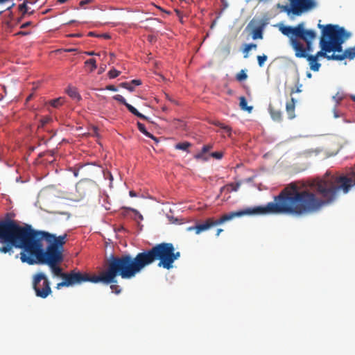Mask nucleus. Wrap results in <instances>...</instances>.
I'll return each mask as SVG.
<instances>
[{"label":"nucleus","mask_w":355,"mask_h":355,"mask_svg":"<svg viewBox=\"0 0 355 355\" xmlns=\"http://www.w3.org/2000/svg\"><path fill=\"white\" fill-rule=\"evenodd\" d=\"M313 191L309 189L299 190L295 184H291L284 188L275 201L266 206L248 208L241 211H232L223 215L219 219L208 218L203 223L187 228L194 230L196 234L220 225L236 217L244 215L286 214L302 217L319 211L324 206L333 203L340 193H343V173L329 175L313 184Z\"/></svg>","instance_id":"1"},{"label":"nucleus","mask_w":355,"mask_h":355,"mask_svg":"<svg viewBox=\"0 0 355 355\" xmlns=\"http://www.w3.org/2000/svg\"><path fill=\"white\" fill-rule=\"evenodd\" d=\"M67 236L66 233L57 236L46 231L36 230L28 224L20 225L8 218L0 230V252L11 255L14 248L21 249L15 259L19 258L22 263L28 265L46 264L55 276L61 278L84 274L76 270L63 272L59 266L63 261Z\"/></svg>","instance_id":"2"},{"label":"nucleus","mask_w":355,"mask_h":355,"mask_svg":"<svg viewBox=\"0 0 355 355\" xmlns=\"http://www.w3.org/2000/svg\"><path fill=\"white\" fill-rule=\"evenodd\" d=\"M180 257V252H175L173 243L163 242L139 252L135 257L129 254L120 257L111 255L108 261L114 279L117 276L130 279L156 261H158V267L170 270Z\"/></svg>","instance_id":"3"},{"label":"nucleus","mask_w":355,"mask_h":355,"mask_svg":"<svg viewBox=\"0 0 355 355\" xmlns=\"http://www.w3.org/2000/svg\"><path fill=\"white\" fill-rule=\"evenodd\" d=\"M318 27L322 29V35L320 40V51L313 55L318 59L320 57L327 58L328 60H335L332 58V54L329 53L333 52L341 51V44L345 42L348 35L343 27L338 25L327 24L321 25L318 24Z\"/></svg>","instance_id":"4"},{"label":"nucleus","mask_w":355,"mask_h":355,"mask_svg":"<svg viewBox=\"0 0 355 355\" xmlns=\"http://www.w3.org/2000/svg\"><path fill=\"white\" fill-rule=\"evenodd\" d=\"M63 281L57 284L56 288L60 289L62 287H69L76 284H81L83 282H90L92 283L102 282L105 284L116 283L114 279L113 274L107 260L106 269L100 273L99 275H90L84 272L78 275H71L70 277L62 278Z\"/></svg>","instance_id":"5"},{"label":"nucleus","mask_w":355,"mask_h":355,"mask_svg":"<svg viewBox=\"0 0 355 355\" xmlns=\"http://www.w3.org/2000/svg\"><path fill=\"white\" fill-rule=\"evenodd\" d=\"M290 5H286L282 7L283 10L288 15H293L300 16L303 13L310 11L317 6L315 0H288Z\"/></svg>","instance_id":"6"},{"label":"nucleus","mask_w":355,"mask_h":355,"mask_svg":"<svg viewBox=\"0 0 355 355\" xmlns=\"http://www.w3.org/2000/svg\"><path fill=\"white\" fill-rule=\"evenodd\" d=\"M33 287L37 297L46 298L51 293L50 282L43 272H37L33 276Z\"/></svg>","instance_id":"7"},{"label":"nucleus","mask_w":355,"mask_h":355,"mask_svg":"<svg viewBox=\"0 0 355 355\" xmlns=\"http://www.w3.org/2000/svg\"><path fill=\"white\" fill-rule=\"evenodd\" d=\"M291 45L295 51V56L297 58H306L310 69L313 71H319L321 64L318 62V58L313 55H309L304 50V45L296 38H291Z\"/></svg>","instance_id":"8"},{"label":"nucleus","mask_w":355,"mask_h":355,"mask_svg":"<svg viewBox=\"0 0 355 355\" xmlns=\"http://www.w3.org/2000/svg\"><path fill=\"white\" fill-rule=\"evenodd\" d=\"M282 33L286 36H295L299 37L302 35L305 29L304 28V24L300 23L295 27L284 26L281 29Z\"/></svg>","instance_id":"9"},{"label":"nucleus","mask_w":355,"mask_h":355,"mask_svg":"<svg viewBox=\"0 0 355 355\" xmlns=\"http://www.w3.org/2000/svg\"><path fill=\"white\" fill-rule=\"evenodd\" d=\"M316 37V33L313 30H305L302 35L300 37L306 42V47L304 46V50L306 53L313 51L312 42Z\"/></svg>","instance_id":"10"},{"label":"nucleus","mask_w":355,"mask_h":355,"mask_svg":"<svg viewBox=\"0 0 355 355\" xmlns=\"http://www.w3.org/2000/svg\"><path fill=\"white\" fill-rule=\"evenodd\" d=\"M91 191L90 186L87 182L80 181L76 185V192L78 193L77 200L87 196Z\"/></svg>","instance_id":"11"},{"label":"nucleus","mask_w":355,"mask_h":355,"mask_svg":"<svg viewBox=\"0 0 355 355\" xmlns=\"http://www.w3.org/2000/svg\"><path fill=\"white\" fill-rule=\"evenodd\" d=\"M113 98L119 102H120L121 103L123 104L126 107L127 109L128 110V111L130 112H131L132 114L138 116L139 118L140 119H144V120H146L147 119V117L146 116H144V114H142L141 113L137 111V110L132 105H131L130 104L126 102V100L120 94H116L115 96H113Z\"/></svg>","instance_id":"12"},{"label":"nucleus","mask_w":355,"mask_h":355,"mask_svg":"<svg viewBox=\"0 0 355 355\" xmlns=\"http://www.w3.org/2000/svg\"><path fill=\"white\" fill-rule=\"evenodd\" d=\"M331 57L338 61L343 60L345 58L354 59L355 58V49L349 48L343 51L341 46V51L332 53Z\"/></svg>","instance_id":"13"},{"label":"nucleus","mask_w":355,"mask_h":355,"mask_svg":"<svg viewBox=\"0 0 355 355\" xmlns=\"http://www.w3.org/2000/svg\"><path fill=\"white\" fill-rule=\"evenodd\" d=\"M295 100L294 98H291V101L286 103V110L289 119H293L295 117Z\"/></svg>","instance_id":"14"},{"label":"nucleus","mask_w":355,"mask_h":355,"mask_svg":"<svg viewBox=\"0 0 355 355\" xmlns=\"http://www.w3.org/2000/svg\"><path fill=\"white\" fill-rule=\"evenodd\" d=\"M66 92L73 100H75L76 101H79L80 100H81V96L79 94L76 87L69 86L67 88Z\"/></svg>","instance_id":"15"},{"label":"nucleus","mask_w":355,"mask_h":355,"mask_svg":"<svg viewBox=\"0 0 355 355\" xmlns=\"http://www.w3.org/2000/svg\"><path fill=\"white\" fill-rule=\"evenodd\" d=\"M269 111L272 119L274 121H281L282 119V112L279 110H276L271 105L269 107Z\"/></svg>","instance_id":"16"},{"label":"nucleus","mask_w":355,"mask_h":355,"mask_svg":"<svg viewBox=\"0 0 355 355\" xmlns=\"http://www.w3.org/2000/svg\"><path fill=\"white\" fill-rule=\"evenodd\" d=\"M241 184V182H238L236 183H230L220 189V192H223L224 190H227L228 192L232 191H237Z\"/></svg>","instance_id":"17"},{"label":"nucleus","mask_w":355,"mask_h":355,"mask_svg":"<svg viewBox=\"0 0 355 355\" xmlns=\"http://www.w3.org/2000/svg\"><path fill=\"white\" fill-rule=\"evenodd\" d=\"M263 25L254 28L252 31V37L253 40L263 39Z\"/></svg>","instance_id":"18"},{"label":"nucleus","mask_w":355,"mask_h":355,"mask_svg":"<svg viewBox=\"0 0 355 355\" xmlns=\"http://www.w3.org/2000/svg\"><path fill=\"white\" fill-rule=\"evenodd\" d=\"M213 148V145L211 144H207L204 145L202 148L201 152L196 154L194 157L197 159H204L207 160V158L204 157V154L207 153L209 150H210Z\"/></svg>","instance_id":"19"},{"label":"nucleus","mask_w":355,"mask_h":355,"mask_svg":"<svg viewBox=\"0 0 355 355\" xmlns=\"http://www.w3.org/2000/svg\"><path fill=\"white\" fill-rule=\"evenodd\" d=\"M191 146V144L188 141H184L178 143L175 145V148L177 150H180L185 151L187 153H189V148Z\"/></svg>","instance_id":"20"},{"label":"nucleus","mask_w":355,"mask_h":355,"mask_svg":"<svg viewBox=\"0 0 355 355\" xmlns=\"http://www.w3.org/2000/svg\"><path fill=\"white\" fill-rule=\"evenodd\" d=\"M240 103L239 105L241 110L248 111L250 113L253 109L252 106H248L246 98L244 96H241L239 98Z\"/></svg>","instance_id":"21"},{"label":"nucleus","mask_w":355,"mask_h":355,"mask_svg":"<svg viewBox=\"0 0 355 355\" xmlns=\"http://www.w3.org/2000/svg\"><path fill=\"white\" fill-rule=\"evenodd\" d=\"M137 127H138V129L139 130V131L141 132H142L144 135H145L148 137L151 138V139H154L155 141H157V138L146 130L144 124H143L140 122H137Z\"/></svg>","instance_id":"22"},{"label":"nucleus","mask_w":355,"mask_h":355,"mask_svg":"<svg viewBox=\"0 0 355 355\" xmlns=\"http://www.w3.org/2000/svg\"><path fill=\"white\" fill-rule=\"evenodd\" d=\"M64 103V97H59L53 100H51L49 103L55 108H58L62 105Z\"/></svg>","instance_id":"23"},{"label":"nucleus","mask_w":355,"mask_h":355,"mask_svg":"<svg viewBox=\"0 0 355 355\" xmlns=\"http://www.w3.org/2000/svg\"><path fill=\"white\" fill-rule=\"evenodd\" d=\"M257 45L254 43L245 44L243 49V53H244V58H247L248 57L249 51H251V49H257Z\"/></svg>","instance_id":"24"},{"label":"nucleus","mask_w":355,"mask_h":355,"mask_svg":"<svg viewBox=\"0 0 355 355\" xmlns=\"http://www.w3.org/2000/svg\"><path fill=\"white\" fill-rule=\"evenodd\" d=\"M85 65H89L91 67L90 72H92L93 71H94L96 69V67H97L96 61L94 58H91V59H89V60H86L85 62Z\"/></svg>","instance_id":"25"},{"label":"nucleus","mask_w":355,"mask_h":355,"mask_svg":"<svg viewBox=\"0 0 355 355\" xmlns=\"http://www.w3.org/2000/svg\"><path fill=\"white\" fill-rule=\"evenodd\" d=\"M248 78V76L245 73V71L242 69L239 71V73H238L236 74V79L239 81V82H241V81H243V80H245Z\"/></svg>","instance_id":"26"},{"label":"nucleus","mask_w":355,"mask_h":355,"mask_svg":"<svg viewBox=\"0 0 355 355\" xmlns=\"http://www.w3.org/2000/svg\"><path fill=\"white\" fill-rule=\"evenodd\" d=\"M268 59V57L267 55H258L257 56V61H258V64L260 67H262L264 64V62L267 60Z\"/></svg>","instance_id":"27"},{"label":"nucleus","mask_w":355,"mask_h":355,"mask_svg":"<svg viewBox=\"0 0 355 355\" xmlns=\"http://www.w3.org/2000/svg\"><path fill=\"white\" fill-rule=\"evenodd\" d=\"M121 72L115 69H112L108 72V76L110 78H115L120 75Z\"/></svg>","instance_id":"28"},{"label":"nucleus","mask_w":355,"mask_h":355,"mask_svg":"<svg viewBox=\"0 0 355 355\" xmlns=\"http://www.w3.org/2000/svg\"><path fill=\"white\" fill-rule=\"evenodd\" d=\"M52 121V119L51 117L50 116H45V117H43L41 120H40V126L41 127H44L46 124L49 123L50 121Z\"/></svg>","instance_id":"29"},{"label":"nucleus","mask_w":355,"mask_h":355,"mask_svg":"<svg viewBox=\"0 0 355 355\" xmlns=\"http://www.w3.org/2000/svg\"><path fill=\"white\" fill-rule=\"evenodd\" d=\"M110 288H111L112 291L116 294H119L121 291V289L119 287V286H118L116 284H112L110 286Z\"/></svg>","instance_id":"30"},{"label":"nucleus","mask_w":355,"mask_h":355,"mask_svg":"<svg viewBox=\"0 0 355 355\" xmlns=\"http://www.w3.org/2000/svg\"><path fill=\"white\" fill-rule=\"evenodd\" d=\"M222 130H223L224 132L227 133L229 137L231 136L232 134V128L229 125H223V126L221 128Z\"/></svg>","instance_id":"31"},{"label":"nucleus","mask_w":355,"mask_h":355,"mask_svg":"<svg viewBox=\"0 0 355 355\" xmlns=\"http://www.w3.org/2000/svg\"><path fill=\"white\" fill-rule=\"evenodd\" d=\"M296 88H293L291 89V94H293L294 93H300L302 92L300 87H302V85L299 83V81L297 82V83L295 85Z\"/></svg>","instance_id":"32"},{"label":"nucleus","mask_w":355,"mask_h":355,"mask_svg":"<svg viewBox=\"0 0 355 355\" xmlns=\"http://www.w3.org/2000/svg\"><path fill=\"white\" fill-rule=\"evenodd\" d=\"M210 155L215 159H220L223 157V154L222 152L217 151L211 153Z\"/></svg>","instance_id":"33"},{"label":"nucleus","mask_w":355,"mask_h":355,"mask_svg":"<svg viewBox=\"0 0 355 355\" xmlns=\"http://www.w3.org/2000/svg\"><path fill=\"white\" fill-rule=\"evenodd\" d=\"M128 209H129L130 211H132L136 216H137V217L139 218V220H142L144 219L143 218V216L135 209H133V208H127Z\"/></svg>","instance_id":"34"},{"label":"nucleus","mask_w":355,"mask_h":355,"mask_svg":"<svg viewBox=\"0 0 355 355\" xmlns=\"http://www.w3.org/2000/svg\"><path fill=\"white\" fill-rule=\"evenodd\" d=\"M19 8L20 11L23 12V13H26L28 12V7L26 6V2L23 3L22 4H20L19 6Z\"/></svg>","instance_id":"35"},{"label":"nucleus","mask_w":355,"mask_h":355,"mask_svg":"<svg viewBox=\"0 0 355 355\" xmlns=\"http://www.w3.org/2000/svg\"><path fill=\"white\" fill-rule=\"evenodd\" d=\"M334 98L336 100L337 103H339L343 98V94H340L339 92H338L334 96Z\"/></svg>","instance_id":"36"},{"label":"nucleus","mask_w":355,"mask_h":355,"mask_svg":"<svg viewBox=\"0 0 355 355\" xmlns=\"http://www.w3.org/2000/svg\"><path fill=\"white\" fill-rule=\"evenodd\" d=\"M105 89L112 91V92L117 91V88L113 85H107L105 87Z\"/></svg>","instance_id":"37"},{"label":"nucleus","mask_w":355,"mask_h":355,"mask_svg":"<svg viewBox=\"0 0 355 355\" xmlns=\"http://www.w3.org/2000/svg\"><path fill=\"white\" fill-rule=\"evenodd\" d=\"M130 83H132V85L134 87L135 85L138 86V85H140L141 84V81L140 80H137V79L132 80Z\"/></svg>","instance_id":"38"},{"label":"nucleus","mask_w":355,"mask_h":355,"mask_svg":"<svg viewBox=\"0 0 355 355\" xmlns=\"http://www.w3.org/2000/svg\"><path fill=\"white\" fill-rule=\"evenodd\" d=\"M213 124H214V125H216V126H218V127L220 128H221L223 126V125H224V123H221V122H220V121H214V122H213Z\"/></svg>","instance_id":"39"},{"label":"nucleus","mask_w":355,"mask_h":355,"mask_svg":"<svg viewBox=\"0 0 355 355\" xmlns=\"http://www.w3.org/2000/svg\"><path fill=\"white\" fill-rule=\"evenodd\" d=\"M92 1V0H83L80 2V6H83L85 4L90 3Z\"/></svg>","instance_id":"40"},{"label":"nucleus","mask_w":355,"mask_h":355,"mask_svg":"<svg viewBox=\"0 0 355 355\" xmlns=\"http://www.w3.org/2000/svg\"><path fill=\"white\" fill-rule=\"evenodd\" d=\"M119 86L121 87H123V88H125L127 89L128 88V86H129V83H127V82H125V83H121Z\"/></svg>","instance_id":"41"},{"label":"nucleus","mask_w":355,"mask_h":355,"mask_svg":"<svg viewBox=\"0 0 355 355\" xmlns=\"http://www.w3.org/2000/svg\"><path fill=\"white\" fill-rule=\"evenodd\" d=\"M127 89L129 90L130 92H133L135 89V87L132 85L130 82L129 83V86H128Z\"/></svg>","instance_id":"42"},{"label":"nucleus","mask_w":355,"mask_h":355,"mask_svg":"<svg viewBox=\"0 0 355 355\" xmlns=\"http://www.w3.org/2000/svg\"><path fill=\"white\" fill-rule=\"evenodd\" d=\"M129 195H130V197H136L137 196V193L134 191H129Z\"/></svg>","instance_id":"43"},{"label":"nucleus","mask_w":355,"mask_h":355,"mask_svg":"<svg viewBox=\"0 0 355 355\" xmlns=\"http://www.w3.org/2000/svg\"><path fill=\"white\" fill-rule=\"evenodd\" d=\"M31 24V22L28 21V22H26V23H24L21 26V28H26L28 26H29Z\"/></svg>","instance_id":"44"},{"label":"nucleus","mask_w":355,"mask_h":355,"mask_svg":"<svg viewBox=\"0 0 355 355\" xmlns=\"http://www.w3.org/2000/svg\"><path fill=\"white\" fill-rule=\"evenodd\" d=\"M100 37H102L105 39H110V36L108 35V34H103L101 35H100Z\"/></svg>","instance_id":"45"},{"label":"nucleus","mask_w":355,"mask_h":355,"mask_svg":"<svg viewBox=\"0 0 355 355\" xmlns=\"http://www.w3.org/2000/svg\"><path fill=\"white\" fill-rule=\"evenodd\" d=\"M5 223H6V219L0 220V230L1 229V227H3V225H4Z\"/></svg>","instance_id":"46"},{"label":"nucleus","mask_w":355,"mask_h":355,"mask_svg":"<svg viewBox=\"0 0 355 355\" xmlns=\"http://www.w3.org/2000/svg\"><path fill=\"white\" fill-rule=\"evenodd\" d=\"M223 231V229H220H220H218V230H217V231H216V236H218L220 235V234Z\"/></svg>","instance_id":"47"},{"label":"nucleus","mask_w":355,"mask_h":355,"mask_svg":"<svg viewBox=\"0 0 355 355\" xmlns=\"http://www.w3.org/2000/svg\"><path fill=\"white\" fill-rule=\"evenodd\" d=\"M76 51V49H65L66 52H73V51Z\"/></svg>","instance_id":"48"},{"label":"nucleus","mask_w":355,"mask_h":355,"mask_svg":"<svg viewBox=\"0 0 355 355\" xmlns=\"http://www.w3.org/2000/svg\"><path fill=\"white\" fill-rule=\"evenodd\" d=\"M28 33L26 32H23V31H20L17 33V35H27Z\"/></svg>","instance_id":"49"},{"label":"nucleus","mask_w":355,"mask_h":355,"mask_svg":"<svg viewBox=\"0 0 355 355\" xmlns=\"http://www.w3.org/2000/svg\"><path fill=\"white\" fill-rule=\"evenodd\" d=\"M86 53L89 55H95V53L94 51H90V52H86Z\"/></svg>","instance_id":"50"},{"label":"nucleus","mask_w":355,"mask_h":355,"mask_svg":"<svg viewBox=\"0 0 355 355\" xmlns=\"http://www.w3.org/2000/svg\"><path fill=\"white\" fill-rule=\"evenodd\" d=\"M67 1H68V0H58V2H59L60 3H64L67 2Z\"/></svg>","instance_id":"51"},{"label":"nucleus","mask_w":355,"mask_h":355,"mask_svg":"<svg viewBox=\"0 0 355 355\" xmlns=\"http://www.w3.org/2000/svg\"><path fill=\"white\" fill-rule=\"evenodd\" d=\"M80 34H73V35H71V37H80Z\"/></svg>","instance_id":"52"},{"label":"nucleus","mask_w":355,"mask_h":355,"mask_svg":"<svg viewBox=\"0 0 355 355\" xmlns=\"http://www.w3.org/2000/svg\"><path fill=\"white\" fill-rule=\"evenodd\" d=\"M88 35H89V36H94L95 35H94V33L93 32H89V33H88Z\"/></svg>","instance_id":"53"},{"label":"nucleus","mask_w":355,"mask_h":355,"mask_svg":"<svg viewBox=\"0 0 355 355\" xmlns=\"http://www.w3.org/2000/svg\"><path fill=\"white\" fill-rule=\"evenodd\" d=\"M31 97H32V95H31H31H29V96H28V98H27V101H29V100L31 98Z\"/></svg>","instance_id":"54"},{"label":"nucleus","mask_w":355,"mask_h":355,"mask_svg":"<svg viewBox=\"0 0 355 355\" xmlns=\"http://www.w3.org/2000/svg\"><path fill=\"white\" fill-rule=\"evenodd\" d=\"M352 99L355 102V96H352Z\"/></svg>","instance_id":"55"},{"label":"nucleus","mask_w":355,"mask_h":355,"mask_svg":"<svg viewBox=\"0 0 355 355\" xmlns=\"http://www.w3.org/2000/svg\"><path fill=\"white\" fill-rule=\"evenodd\" d=\"M307 76H308L309 78H311V74L310 73H307Z\"/></svg>","instance_id":"56"}]
</instances>
